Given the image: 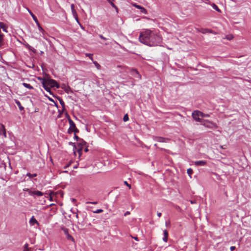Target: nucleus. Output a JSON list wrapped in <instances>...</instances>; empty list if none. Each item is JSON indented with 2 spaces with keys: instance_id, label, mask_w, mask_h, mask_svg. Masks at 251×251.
<instances>
[{
  "instance_id": "19",
  "label": "nucleus",
  "mask_w": 251,
  "mask_h": 251,
  "mask_svg": "<svg viewBox=\"0 0 251 251\" xmlns=\"http://www.w3.org/2000/svg\"><path fill=\"white\" fill-rule=\"evenodd\" d=\"M64 85V87H62V88L64 89V90L66 93H69L70 92H72L71 88L69 86H66L65 85Z\"/></svg>"
},
{
  "instance_id": "9",
  "label": "nucleus",
  "mask_w": 251,
  "mask_h": 251,
  "mask_svg": "<svg viewBox=\"0 0 251 251\" xmlns=\"http://www.w3.org/2000/svg\"><path fill=\"white\" fill-rule=\"evenodd\" d=\"M132 5L135 7L140 9L141 12H142L143 13H144V14H147V11L146 9L144 7L137 4L136 3H133Z\"/></svg>"
},
{
  "instance_id": "41",
  "label": "nucleus",
  "mask_w": 251,
  "mask_h": 251,
  "mask_svg": "<svg viewBox=\"0 0 251 251\" xmlns=\"http://www.w3.org/2000/svg\"><path fill=\"white\" fill-rule=\"evenodd\" d=\"M203 116H201V117H208L209 116V115L208 114H204L203 113Z\"/></svg>"
},
{
  "instance_id": "11",
  "label": "nucleus",
  "mask_w": 251,
  "mask_h": 251,
  "mask_svg": "<svg viewBox=\"0 0 251 251\" xmlns=\"http://www.w3.org/2000/svg\"><path fill=\"white\" fill-rule=\"evenodd\" d=\"M131 75L135 77L140 79L141 78V75L139 74L138 72L136 70L133 69L131 71Z\"/></svg>"
},
{
  "instance_id": "37",
  "label": "nucleus",
  "mask_w": 251,
  "mask_h": 251,
  "mask_svg": "<svg viewBox=\"0 0 251 251\" xmlns=\"http://www.w3.org/2000/svg\"><path fill=\"white\" fill-rule=\"evenodd\" d=\"M74 138L76 139V141H79L80 139L78 136H77L76 134H75Z\"/></svg>"
},
{
  "instance_id": "7",
  "label": "nucleus",
  "mask_w": 251,
  "mask_h": 251,
  "mask_svg": "<svg viewBox=\"0 0 251 251\" xmlns=\"http://www.w3.org/2000/svg\"><path fill=\"white\" fill-rule=\"evenodd\" d=\"M79 143L78 144V146H79V148L78 149V153H79V154H80L81 151H82V149H83V146H85L86 144V142L84 141L83 139H79Z\"/></svg>"
},
{
  "instance_id": "35",
  "label": "nucleus",
  "mask_w": 251,
  "mask_h": 251,
  "mask_svg": "<svg viewBox=\"0 0 251 251\" xmlns=\"http://www.w3.org/2000/svg\"><path fill=\"white\" fill-rule=\"evenodd\" d=\"M103 212V210L102 209H98L96 211L94 212L95 213H100Z\"/></svg>"
},
{
  "instance_id": "42",
  "label": "nucleus",
  "mask_w": 251,
  "mask_h": 251,
  "mask_svg": "<svg viewBox=\"0 0 251 251\" xmlns=\"http://www.w3.org/2000/svg\"><path fill=\"white\" fill-rule=\"evenodd\" d=\"M157 215L158 217H160L161 216L162 214L161 212H157Z\"/></svg>"
},
{
  "instance_id": "27",
  "label": "nucleus",
  "mask_w": 251,
  "mask_h": 251,
  "mask_svg": "<svg viewBox=\"0 0 251 251\" xmlns=\"http://www.w3.org/2000/svg\"><path fill=\"white\" fill-rule=\"evenodd\" d=\"M37 25H38V27L39 28V29L40 30H41L42 32H43V34L44 33V32H45L44 30L42 28V27L41 26L39 22H38V23H36Z\"/></svg>"
},
{
  "instance_id": "24",
  "label": "nucleus",
  "mask_w": 251,
  "mask_h": 251,
  "mask_svg": "<svg viewBox=\"0 0 251 251\" xmlns=\"http://www.w3.org/2000/svg\"><path fill=\"white\" fill-rule=\"evenodd\" d=\"M16 103L17 104V105L18 106L19 108L20 109V110H22L24 109V107L22 106V105L19 101H16Z\"/></svg>"
},
{
  "instance_id": "21",
  "label": "nucleus",
  "mask_w": 251,
  "mask_h": 251,
  "mask_svg": "<svg viewBox=\"0 0 251 251\" xmlns=\"http://www.w3.org/2000/svg\"><path fill=\"white\" fill-rule=\"evenodd\" d=\"M23 85L24 87H25V88H27L29 89H33V87L31 85H30L29 84H27L26 83H23Z\"/></svg>"
},
{
  "instance_id": "49",
  "label": "nucleus",
  "mask_w": 251,
  "mask_h": 251,
  "mask_svg": "<svg viewBox=\"0 0 251 251\" xmlns=\"http://www.w3.org/2000/svg\"><path fill=\"white\" fill-rule=\"evenodd\" d=\"M50 100H51V101H53V100L52 99H50Z\"/></svg>"
},
{
  "instance_id": "22",
  "label": "nucleus",
  "mask_w": 251,
  "mask_h": 251,
  "mask_svg": "<svg viewBox=\"0 0 251 251\" xmlns=\"http://www.w3.org/2000/svg\"><path fill=\"white\" fill-rule=\"evenodd\" d=\"M43 87L47 92H49L50 93H51V91H50L51 87L48 86L47 85H43Z\"/></svg>"
},
{
  "instance_id": "29",
  "label": "nucleus",
  "mask_w": 251,
  "mask_h": 251,
  "mask_svg": "<svg viewBox=\"0 0 251 251\" xmlns=\"http://www.w3.org/2000/svg\"><path fill=\"white\" fill-rule=\"evenodd\" d=\"M26 176H29V177H32L36 176L37 174H31L30 173H27L26 174Z\"/></svg>"
},
{
  "instance_id": "48",
  "label": "nucleus",
  "mask_w": 251,
  "mask_h": 251,
  "mask_svg": "<svg viewBox=\"0 0 251 251\" xmlns=\"http://www.w3.org/2000/svg\"><path fill=\"white\" fill-rule=\"evenodd\" d=\"M191 203H195V202H194V201H191Z\"/></svg>"
},
{
  "instance_id": "33",
  "label": "nucleus",
  "mask_w": 251,
  "mask_h": 251,
  "mask_svg": "<svg viewBox=\"0 0 251 251\" xmlns=\"http://www.w3.org/2000/svg\"><path fill=\"white\" fill-rule=\"evenodd\" d=\"M108 2H109L111 3V5L112 6V7H116V6L113 2V0H108Z\"/></svg>"
},
{
  "instance_id": "25",
  "label": "nucleus",
  "mask_w": 251,
  "mask_h": 251,
  "mask_svg": "<svg viewBox=\"0 0 251 251\" xmlns=\"http://www.w3.org/2000/svg\"><path fill=\"white\" fill-rule=\"evenodd\" d=\"M59 102H60V104L61 105V106H62L63 108L64 109V107H65V102H64L63 100L61 99H59Z\"/></svg>"
},
{
  "instance_id": "1",
  "label": "nucleus",
  "mask_w": 251,
  "mask_h": 251,
  "mask_svg": "<svg viewBox=\"0 0 251 251\" xmlns=\"http://www.w3.org/2000/svg\"><path fill=\"white\" fill-rule=\"evenodd\" d=\"M139 40L141 43L149 46H157L162 41V38L159 35L149 29L141 32Z\"/></svg>"
},
{
  "instance_id": "10",
  "label": "nucleus",
  "mask_w": 251,
  "mask_h": 251,
  "mask_svg": "<svg viewBox=\"0 0 251 251\" xmlns=\"http://www.w3.org/2000/svg\"><path fill=\"white\" fill-rule=\"evenodd\" d=\"M154 140L158 142H167V141L169 140L168 138L158 136L154 137Z\"/></svg>"
},
{
  "instance_id": "46",
  "label": "nucleus",
  "mask_w": 251,
  "mask_h": 251,
  "mask_svg": "<svg viewBox=\"0 0 251 251\" xmlns=\"http://www.w3.org/2000/svg\"><path fill=\"white\" fill-rule=\"evenodd\" d=\"M212 125L213 126V127H216V125L214 124H213V123H211Z\"/></svg>"
},
{
  "instance_id": "47",
  "label": "nucleus",
  "mask_w": 251,
  "mask_h": 251,
  "mask_svg": "<svg viewBox=\"0 0 251 251\" xmlns=\"http://www.w3.org/2000/svg\"><path fill=\"white\" fill-rule=\"evenodd\" d=\"M134 239L136 240V241H138V238L136 237H134Z\"/></svg>"
},
{
  "instance_id": "31",
  "label": "nucleus",
  "mask_w": 251,
  "mask_h": 251,
  "mask_svg": "<svg viewBox=\"0 0 251 251\" xmlns=\"http://www.w3.org/2000/svg\"><path fill=\"white\" fill-rule=\"evenodd\" d=\"M85 55H86V56H88V57L90 58V59H91L92 61H93V57H92V56H93V54H91V53H86V54H85Z\"/></svg>"
},
{
  "instance_id": "15",
  "label": "nucleus",
  "mask_w": 251,
  "mask_h": 251,
  "mask_svg": "<svg viewBox=\"0 0 251 251\" xmlns=\"http://www.w3.org/2000/svg\"><path fill=\"white\" fill-rule=\"evenodd\" d=\"M7 27L3 23L0 22V29H2L3 31L7 32Z\"/></svg>"
},
{
  "instance_id": "26",
  "label": "nucleus",
  "mask_w": 251,
  "mask_h": 251,
  "mask_svg": "<svg viewBox=\"0 0 251 251\" xmlns=\"http://www.w3.org/2000/svg\"><path fill=\"white\" fill-rule=\"evenodd\" d=\"M226 38L228 40H231L233 39V36L232 34L227 35L226 36Z\"/></svg>"
},
{
  "instance_id": "17",
  "label": "nucleus",
  "mask_w": 251,
  "mask_h": 251,
  "mask_svg": "<svg viewBox=\"0 0 251 251\" xmlns=\"http://www.w3.org/2000/svg\"><path fill=\"white\" fill-rule=\"evenodd\" d=\"M164 232V238H163V240L165 242H167L168 240V233L167 230H164L163 231Z\"/></svg>"
},
{
  "instance_id": "16",
  "label": "nucleus",
  "mask_w": 251,
  "mask_h": 251,
  "mask_svg": "<svg viewBox=\"0 0 251 251\" xmlns=\"http://www.w3.org/2000/svg\"><path fill=\"white\" fill-rule=\"evenodd\" d=\"M201 32L203 34L207 33V32L215 34V33L212 30L207 29V28L202 29L201 30Z\"/></svg>"
},
{
  "instance_id": "44",
  "label": "nucleus",
  "mask_w": 251,
  "mask_h": 251,
  "mask_svg": "<svg viewBox=\"0 0 251 251\" xmlns=\"http://www.w3.org/2000/svg\"><path fill=\"white\" fill-rule=\"evenodd\" d=\"M203 125L205 126L208 127H212V126H210L209 125H206L205 123H204Z\"/></svg>"
},
{
  "instance_id": "34",
  "label": "nucleus",
  "mask_w": 251,
  "mask_h": 251,
  "mask_svg": "<svg viewBox=\"0 0 251 251\" xmlns=\"http://www.w3.org/2000/svg\"><path fill=\"white\" fill-rule=\"evenodd\" d=\"M124 184L126 185L129 189H131V185L128 184L126 181H124Z\"/></svg>"
},
{
  "instance_id": "30",
  "label": "nucleus",
  "mask_w": 251,
  "mask_h": 251,
  "mask_svg": "<svg viewBox=\"0 0 251 251\" xmlns=\"http://www.w3.org/2000/svg\"><path fill=\"white\" fill-rule=\"evenodd\" d=\"M123 120L124 122H126L128 120V116L127 114L124 116Z\"/></svg>"
},
{
  "instance_id": "36",
  "label": "nucleus",
  "mask_w": 251,
  "mask_h": 251,
  "mask_svg": "<svg viewBox=\"0 0 251 251\" xmlns=\"http://www.w3.org/2000/svg\"><path fill=\"white\" fill-rule=\"evenodd\" d=\"M73 132L75 133V134H76V133L79 132V130L77 128H76L73 131Z\"/></svg>"
},
{
  "instance_id": "28",
  "label": "nucleus",
  "mask_w": 251,
  "mask_h": 251,
  "mask_svg": "<svg viewBox=\"0 0 251 251\" xmlns=\"http://www.w3.org/2000/svg\"><path fill=\"white\" fill-rule=\"evenodd\" d=\"M93 63L95 64V66L98 69H100V65L96 61H93Z\"/></svg>"
},
{
  "instance_id": "4",
  "label": "nucleus",
  "mask_w": 251,
  "mask_h": 251,
  "mask_svg": "<svg viewBox=\"0 0 251 251\" xmlns=\"http://www.w3.org/2000/svg\"><path fill=\"white\" fill-rule=\"evenodd\" d=\"M24 190L27 191L28 193V194L32 196H34V195H36L38 197H41V196H43V195H44V193L43 192L38 191V190L37 191H32L29 189H24Z\"/></svg>"
},
{
  "instance_id": "23",
  "label": "nucleus",
  "mask_w": 251,
  "mask_h": 251,
  "mask_svg": "<svg viewBox=\"0 0 251 251\" xmlns=\"http://www.w3.org/2000/svg\"><path fill=\"white\" fill-rule=\"evenodd\" d=\"M212 7L213 8V9H214L215 10H216L217 11L219 12H221V10L218 8V7L217 6V5H216L215 4L213 3L212 4Z\"/></svg>"
},
{
  "instance_id": "5",
  "label": "nucleus",
  "mask_w": 251,
  "mask_h": 251,
  "mask_svg": "<svg viewBox=\"0 0 251 251\" xmlns=\"http://www.w3.org/2000/svg\"><path fill=\"white\" fill-rule=\"evenodd\" d=\"M68 116L69 117L68 121L70 125V127L68 129V133H71L72 132H73V131L76 128V127L75 126V123L71 120L69 116Z\"/></svg>"
},
{
  "instance_id": "20",
  "label": "nucleus",
  "mask_w": 251,
  "mask_h": 251,
  "mask_svg": "<svg viewBox=\"0 0 251 251\" xmlns=\"http://www.w3.org/2000/svg\"><path fill=\"white\" fill-rule=\"evenodd\" d=\"M31 250V248L28 247V244H25L24 247V251H30Z\"/></svg>"
},
{
  "instance_id": "2",
  "label": "nucleus",
  "mask_w": 251,
  "mask_h": 251,
  "mask_svg": "<svg viewBox=\"0 0 251 251\" xmlns=\"http://www.w3.org/2000/svg\"><path fill=\"white\" fill-rule=\"evenodd\" d=\"M42 85H47L50 87L53 88L55 87L57 88H59V85L57 84L56 81L53 79L44 78L43 79Z\"/></svg>"
},
{
  "instance_id": "45",
  "label": "nucleus",
  "mask_w": 251,
  "mask_h": 251,
  "mask_svg": "<svg viewBox=\"0 0 251 251\" xmlns=\"http://www.w3.org/2000/svg\"><path fill=\"white\" fill-rule=\"evenodd\" d=\"M84 151H85V152H87V151H88V148H87V147H86V148L85 149Z\"/></svg>"
},
{
  "instance_id": "39",
  "label": "nucleus",
  "mask_w": 251,
  "mask_h": 251,
  "mask_svg": "<svg viewBox=\"0 0 251 251\" xmlns=\"http://www.w3.org/2000/svg\"><path fill=\"white\" fill-rule=\"evenodd\" d=\"M99 36H100V37L101 39H103V40H107V39H106V38H105L104 37H103L102 35H99Z\"/></svg>"
},
{
  "instance_id": "8",
  "label": "nucleus",
  "mask_w": 251,
  "mask_h": 251,
  "mask_svg": "<svg viewBox=\"0 0 251 251\" xmlns=\"http://www.w3.org/2000/svg\"><path fill=\"white\" fill-rule=\"evenodd\" d=\"M71 8L72 14H73L74 17L75 18V19L76 20V21L78 23V16H77V12H76V10L75 9V5H74V4H71Z\"/></svg>"
},
{
  "instance_id": "40",
  "label": "nucleus",
  "mask_w": 251,
  "mask_h": 251,
  "mask_svg": "<svg viewBox=\"0 0 251 251\" xmlns=\"http://www.w3.org/2000/svg\"><path fill=\"white\" fill-rule=\"evenodd\" d=\"M235 249V247L234 246H231L230 248V250L231 251H233Z\"/></svg>"
},
{
  "instance_id": "18",
  "label": "nucleus",
  "mask_w": 251,
  "mask_h": 251,
  "mask_svg": "<svg viewBox=\"0 0 251 251\" xmlns=\"http://www.w3.org/2000/svg\"><path fill=\"white\" fill-rule=\"evenodd\" d=\"M28 11L29 14H30V15L32 16V17L33 19L34 20V21H35V22L36 23H38V21L37 18L35 16V15L34 14H33V13L29 9H28Z\"/></svg>"
},
{
  "instance_id": "14",
  "label": "nucleus",
  "mask_w": 251,
  "mask_h": 251,
  "mask_svg": "<svg viewBox=\"0 0 251 251\" xmlns=\"http://www.w3.org/2000/svg\"><path fill=\"white\" fill-rule=\"evenodd\" d=\"M29 223L30 224L32 225H34L35 224H37V225H39V223L38 221L36 220V219L34 218V216H32L30 220H29Z\"/></svg>"
},
{
  "instance_id": "32",
  "label": "nucleus",
  "mask_w": 251,
  "mask_h": 251,
  "mask_svg": "<svg viewBox=\"0 0 251 251\" xmlns=\"http://www.w3.org/2000/svg\"><path fill=\"white\" fill-rule=\"evenodd\" d=\"M187 172L188 174L190 176L193 173V170L191 168L188 169Z\"/></svg>"
},
{
  "instance_id": "13",
  "label": "nucleus",
  "mask_w": 251,
  "mask_h": 251,
  "mask_svg": "<svg viewBox=\"0 0 251 251\" xmlns=\"http://www.w3.org/2000/svg\"><path fill=\"white\" fill-rule=\"evenodd\" d=\"M194 164L196 166H204L206 164V162L203 160L197 161L194 162Z\"/></svg>"
},
{
  "instance_id": "3",
  "label": "nucleus",
  "mask_w": 251,
  "mask_h": 251,
  "mask_svg": "<svg viewBox=\"0 0 251 251\" xmlns=\"http://www.w3.org/2000/svg\"><path fill=\"white\" fill-rule=\"evenodd\" d=\"M201 116H203V113L199 111H195L192 113L193 118L197 122H201L202 120L200 117Z\"/></svg>"
},
{
  "instance_id": "6",
  "label": "nucleus",
  "mask_w": 251,
  "mask_h": 251,
  "mask_svg": "<svg viewBox=\"0 0 251 251\" xmlns=\"http://www.w3.org/2000/svg\"><path fill=\"white\" fill-rule=\"evenodd\" d=\"M62 230L63 231L64 234L66 235V238L68 240H71L73 242H75L74 238L69 234L68 229L66 228H63Z\"/></svg>"
},
{
  "instance_id": "43",
  "label": "nucleus",
  "mask_w": 251,
  "mask_h": 251,
  "mask_svg": "<svg viewBox=\"0 0 251 251\" xmlns=\"http://www.w3.org/2000/svg\"><path fill=\"white\" fill-rule=\"evenodd\" d=\"M130 214V212L129 211H126L125 213V216H126L127 215Z\"/></svg>"
},
{
  "instance_id": "38",
  "label": "nucleus",
  "mask_w": 251,
  "mask_h": 251,
  "mask_svg": "<svg viewBox=\"0 0 251 251\" xmlns=\"http://www.w3.org/2000/svg\"><path fill=\"white\" fill-rule=\"evenodd\" d=\"M87 203H91V204H97L98 203V202L97 201H94V202L88 201V202H87Z\"/></svg>"
},
{
  "instance_id": "12",
  "label": "nucleus",
  "mask_w": 251,
  "mask_h": 251,
  "mask_svg": "<svg viewBox=\"0 0 251 251\" xmlns=\"http://www.w3.org/2000/svg\"><path fill=\"white\" fill-rule=\"evenodd\" d=\"M2 133L3 134L5 137H6V129L4 127V126L2 124H1L0 127V135Z\"/></svg>"
}]
</instances>
